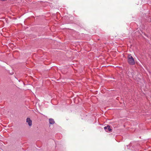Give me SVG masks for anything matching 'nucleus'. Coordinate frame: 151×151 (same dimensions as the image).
<instances>
[{
  "label": "nucleus",
  "mask_w": 151,
  "mask_h": 151,
  "mask_svg": "<svg viewBox=\"0 0 151 151\" xmlns=\"http://www.w3.org/2000/svg\"><path fill=\"white\" fill-rule=\"evenodd\" d=\"M104 128L107 132H110L112 131V129L110 128V126L109 125L105 127Z\"/></svg>",
  "instance_id": "obj_2"
},
{
  "label": "nucleus",
  "mask_w": 151,
  "mask_h": 151,
  "mask_svg": "<svg viewBox=\"0 0 151 151\" xmlns=\"http://www.w3.org/2000/svg\"><path fill=\"white\" fill-rule=\"evenodd\" d=\"M26 122H27L28 125L29 126H31L32 125V121L29 118H27L26 119Z\"/></svg>",
  "instance_id": "obj_3"
},
{
  "label": "nucleus",
  "mask_w": 151,
  "mask_h": 151,
  "mask_svg": "<svg viewBox=\"0 0 151 151\" xmlns=\"http://www.w3.org/2000/svg\"><path fill=\"white\" fill-rule=\"evenodd\" d=\"M49 123L50 124H53L55 123L54 119L52 118H50L49 119Z\"/></svg>",
  "instance_id": "obj_4"
},
{
  "label": "nucleus",
  "mask_w": 151,
  "mask_h": 151,
  "mask_svg": "<svg viewBox=\"0 0 151 151\" xmlns=\"http://www.w3.org/2000/svg\"><path fill=\"white\" fill-rule=\"evenodd\" d=\"M127 62L130 65H134L135 64L134 59L131 54H129L128 55Z\"/></svg>",
  "instance_id": "obj_1"
}]
</instances>
